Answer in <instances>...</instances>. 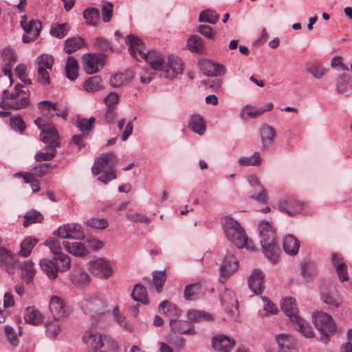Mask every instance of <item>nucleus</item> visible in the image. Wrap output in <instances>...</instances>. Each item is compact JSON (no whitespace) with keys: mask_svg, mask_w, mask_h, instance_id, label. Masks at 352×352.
Masks as SVG:
<instances>
[{"mask_svg":"<svg viewBox=\"0 0 352 352\" xmlns=\"http://www.w3.org/2000/svg\"><path fill=\"white\" fill-rule=\"evenodd\" d=\"M126 43L129 45L131 55L137 60H145L153 70L162 72L166 69V63L162 54L155 50L145 52L144 45L139 38L129 35L126 38Z\"/></svg>","mask_w":352,"mask_h":352,"instance_id":"f257e3e1","label":"nucleus"},{"mask_svg":"<svg viewBox=\"0 0 352 352\" xmlns=\"http://www.w3.org/2000/svg\"><path fill=\"white\" fill-rule=\"evenodd\" d=\"M36 125L41 129L40 139L45 143H49L45 146V152H38L35 155L36 162L50 161L56 155V147L59 145L58 134L54 125L44 123L43 120L38 118L34 121Z\"/></svg>","mask_w":352,"mask_h":352,"instance_id":"f03ea898","label":"nucleus"},{"mask_svg":"<svg viewBox=\"0 0 352 352\" xmlns=\"http://www.w3.org/2000/svg\"><path fill=\"white\" fill-rule=\"evenodd\" d=\"M82 341L88 352H119L118 343L109 335H102L95 329L85 331Z\"/></svg>","mask_w":352,"mask_h":352,"instance_id":"7ed1b4c3","label":"nucleus"},{"mask_svg":"<svg viewBox=\"0 0 352 352\" xmlns=\"http://www.w3.org/2000/svg\"><path fill=\"white\" fill-rule=\"evenodd\" d=\"M222 226L227 239L239 248H246L254 251L256 248L252 241H249L243 228L233 218L227 216L222 221Z\"/></svg>","mask_w":352,"mask_h":352,"instance_id":"20e7f679","label":"nucleus"},{"mask_svg":"<svg viewBox=\"0 0 352 352\" xmlns=\"http://www.w3.org/2000/svg\"><path fill=\"white\" fill-rule=\"evenodd\" d=\"M281 309L298 331L307 338L314 336V333L308 322L298 315L295 299L291 297L285 298L281 303Z\"/></svg>","mask_w":352,"mask_h":352,"instance_id":"39448f33","label":"nucleus"},{"mask_svg":"<svg viewBox=\"0 0 352 352\" xmlns=\"http://www.w3.org/2000/svg\"><path fill=\"white\" fill-rule=\"evenodd\" d=\"M82 311L92 318L103 314L107 308V302L100 293L89 294L84 296L80 302Z\"/></svg>","mask_w":352,"mask_h":352,"instance_id":"423d86ee","label":"nucleus"},{"mask_svg":"<svg viewBox=\"0 0 352 352\" xmlns=\"http://www.w3.org/2000/svg\"><path fill=\"white\" fill-rule=\"evenodd\" d=\"M115 159V155L113 153H102L96 159L92 166V173L95 175L102 173L98 178V180L107 184L110 181L116 178V170L113 167H109L110 162Z\"/></svg>","mask_w":352,"mask_h":352,"instance_id":"0eeeda50","label":"nucleus"},{"mask_svg":"<svg viewBox=\"0 0 352 352\" xmlns=\"http://www.w3.org/2000/svg\"><path fill=\"white\" fill-rule=\"evenodd\" d=\"M312 320L318 331L320 333V340L327 342L329 335L336 332V325L332 317L323 311H317L312 315Z\"/></svg>","mask_w":352,"mask_h":352,"instance_id":"6e6552de","label":"nucleus"},{"mask_svg":"<svg viewBox=\"0 0 352 352\" xmlns=\"http://www.w3.org/2000/svg\"><path fill=\"white\" fill-rule=\"evenodd\" d=\"M87 267L91 274L100 278H108L113 274L110 261L104 258H98L89 262Z\"/></svg>","mask_w":352,"mask_h":352,"instance_id":"1a4fd4ad","label":"nucleus"},{"mask_svg":"<svg viewBox=\"0 0 352 352\" xmlns=\"http://www.w3.org/2000/svg\"><path fill=\"white\" fill-rule=\"evenodd\" d=\"M54 234L62 239L75 240H81L85 236L82 226L76 223H69L60 226L54 231Z\"/></svg>","mask_w":352,"mask_h":352,"instance_id":"9d476101","label":"nucleus"},{"mask_svg":"<svg viewBox=\"0 0 352 352\" xmlns=\"http://www.w3.org/2000/svg\"><path fill=\"white\" fill-rule=\"evenodd\" d=\"M82 64L87 74L97 73L104 65V55L103 54H85L82 57Z\"/></svg>","mask_w":352,"mask_h":352,"instance_id":"9b49d317","label":"nucleus"},{"mask_svg":"<svg viewBox=\"0 0 352 352\" xmlns=\"http://www.w3.org/2000/svg\"><path fill=\"white\" fill-rule=\"evenodd\" d=\"M239 268V261L234 254L227 251L223 256V261L220 265V278L221 281H226Z\"/></svg>","mask_w":352,"mask_h":352,"instance_id":"f8f14e48","label":"nucleus"},{"mask_svg":"<svg viewBox=\"0 0 352 352\" xmlns=\"http://www.w3.org/2000/svg\"><path fill=\"white\" fill-rule=\"evenodd\" d=\"M221 302L225 310L230 314V320H236L239 316V311L235 294L229 289L226 290L221 297Z\"/></svg>","mask_w":352,"mask_h":352,"instance_id":"ddd939ff","label":"nucleus"},{"mask_svg":"<svg viewBox=\"0 0 352 352\" xmlns=\"http://www.w3.org/2000/svg\"><path fill=\"white\" fill-rule=\"evenodd\" d=\"M20 23L26 32V34L23 36L24 43H30L37 38L41 29V22L33 19L28 21L27 16L23 15L21 16Z\"/></svg>","mask_w":352,"mask_h":352,"instance_id":"4468645a","label":"nucleus"},{"mask_svg":"<svg viewBox=\"0 0 352 352\" xmlns=\"http://www.w3.org/2000/svg\"><path fill=\"white\" fill-rule=\"evenodd\" d=\"M248 183L253 190L250 197L260 203L266 204L268 201L267 191L261 184L258 177L254 175H250L248 178Z\"/></svg>","mask_w":352,"mask_h":352,"instance_id":"2eb2a0df","label":"nucleus"},{"mask_svg":"<svg viewBox=\"0 0 352 352\" xmlns=\"http://www.w3.org/2000/svg\"><path fill=\"white\" fill-rule=\"evenodd\" d=\"M165 72L166 78L173 79L177 75L182 74L184 64L182 59L177 56L170 55L168 57V63H166Z\"/></svg>","mask_w":352,"mask_h":352,"instance_id":"dca6fc26","label":"nucleus"},{"mask_svg":"<svg viewBox=\"0 0 352 352\" xmlns=\"http://www.w3.org/2000/svg\"><path fill=\"white\" fill-rule=\"evenodd\" d=\"M249 289L255 295L262 294L265 289L264 274L259 269H254L248 278Z\"/></svg>","mask_w":352,"mask_h":352,"instance_id":"f3484780","label":"nucleus"},{"mask_svg":"<svg viewBox=\"0 0 352 352\" xmlns=\"http://www.w3.org/2000/svg\"><path fill=\"white\" fill-rule=\"evenodd\" d=\"M199 67L202 72L208 76H218L226 72L223 65L215 63L208 59H203L199 62Z\"/></svg>","mask_w":352,"mask_h":352,"instance_id":"a211bd4d","label":"nucleus"},{"mask_svg":"<svg viewBox=\"0 0 352 352\" xmlns=\"http://www.w3.org/2000/svg\"><path fill=\"white\" fill-rule=\"evenodd\" d=\"M211 344L213 349L217 351L230 352L235 342L234 340L223 334H217L212 338Z\"/></svg>","mask_w":352,"mask_h":352,"instance_id":"6ab92c4d","label":"nucleus"},{"mask_svg":"<svg viewBox=\"0 0 352 352\" xmlns=\"http://www.w3.org/2000/svg\"><path fill=\"white\" fill-rule=\"evenodd\" d=\"M49 307L54 318H63L68 314V308L65 305L63 300L59 296H52L50 300Z\"/></svg>","mask_w":352,"mask_h":352,"instance_id":"aec40b11","label":"nucleus"},{"mask_svg":"<svg viewBox=\"0 0 352 352\" xmlns=\"http://www.w3.org/2000/svg\"><path fill=\"white\" fill-rule=\"evenodd\" d=\"M278 208L289 216H294L300 212L302 204L293 198L287 197L280 201Z\"/></svg>","mask_w":352,"mask_h":352,"instance_id":"412c9836","label":"nucleus"},{"mask_svg":"<svg viewBox=\"0 0 352 352\" xmlns=\"http://www.w3.org/2000/svg\"><path fill=\"white\" fill-rule=\"evenodd\" d=\"M261 244L272 243L276 240V234L269 221L263 220L258 225Z\"/></svg>","mask_w":352,"mask_h":352,"instance_id":"4be33fe9","label":"nucleus"},{"mask_svg":"<svg viewBox=\"0 0 352 352\" xmlns=\"http://www.w3.org/2000/svg\"><path fill=\"white\" fill-rule=\"evenodd\" d=\"M276 340L281 352H296V340L294 336L280 333L276 336Z\"/></svg>","mask_w":352,"mask_h":352,"instance_id":"5701e85b","label":"nucleus"},{"mask_svg":"<svg viewBox=\"0 0 352 352\" xmlns=\"http://www.w3.org/2000/svg\"><path fill=\"white\" fill-rule=\"evenodd\" d=\"M171 331L174 333L195 335L196 331L193 326L186 320H172L170 322Z\"/></svg>","mask_w":352,"mask_h":352,"instance_id":"b1692460","label":"nucleus"},{"mask_svg":"<svg viewBox=\"0 0 352 352\" xmlns=\"http://www.w3.org/2000/svg\"><path fill=\"white\" fill-rule=\"evenodd\" d=\"M275 136L276 131L273 127L266 124L261 126V138L264 150H269L272 146Z\"/></svg>","mask_w":352,"mask_h":352,"instance_id":"393cba45","label":"nucleus"},{"mask_svg":"<svg viewBox=\"0 0 352 352\" xmlns=\"http://www.w3.org/2000/svg\"><path fill=\"white\" fill-rule=\"evenodd\" d=\"M263 252L266 258L274 265H276L279 261L280 250L277 245L276 240L272 243H267V244L261 245Z\"/></svg>","mask_w":352,"mask_h":352,"instance_id":"a878e982","label":"nucleus"},{"mask_svg":"<svg viewBox=\"0 0 352 352\" xmlns=\"http://www.w3.org/2000/svg\"><path fill=\"white\" fill-rule=\"evenodd\" d=\"M63 246L68 253L77 257H84L89 254L85 244L81 242L63 241Z\"/></svg>","mask_w":352,"mask_h":352,"instance_id":"bb28decb","label":"nucleus"},{"mask_svg":"<svg viewBox=\"0 0 352 352\" xmlns=\"http://www.w3.org/2000/svg\"><path fill=\"white\" fill-rule=\"evenodd\" d=\"M205 287L201 283H195L186 286L184 296L187 300H193L203 296Z\"/></svg>","mask_w":352,"mask_h":352,"instance_id":"cd10ccee","label":"nucleus"},{"mask_svg":"<svg viewBox=\"0 0 352 352\" xmlns=\"http://www.w3.org/2000/svg\"><path fill=\"white\" fill-rule=\"evenodd\" d=\"M159 309L162 310V313L169 318L170 322L172 320L179 319L182 313L181 309L176 305L168 300L162 302L159 305Z\"/></svg>","mask_w":352,"mask_h":352,"instance_id":"c85d7f7f","label":"nucleus"},{"mask_svg":"<svg viewBox=\"0 0 352 352\" xmlns=\"http://www.w3.org/2000/svg\"><path fill=\"white\" fill-rule=\"evenodd\" d=\"M186 47L192 52L202 54L205 50V42L201 37L192 34L187 39Z\"/></svg>","mask_w":352,"mask_h":352,"instance_id":"c756f323","label":"nucleus"},{"mask_svg":"<svg viewBox=\"0 0 352 352\" xmlns=\"http://www.w3.org/2000/svg\"><path fill=\"white\" fill-rule=\"evenodd\" d=\"M283 245L287 254L294 256L298 252L300 242L294 235L288 234L283 239Z\"/></svg>","mask_w":352,"mask_h":352,"instance_id":"7c9ffc66","label":"nucleus"},{"mask_svg":"<svg viewBox=\"0 0 352 352\" xmlns=\"http://www.w3.org/2000/svg\"><path fill=\"white\" fill-rule=\"evenodd\" d=\"M23 318L26 323L33 325L40 324L43 320V314L34 307H28L25 309Z\"/></svg>","mask_w":352,"mask_h":352,"instance_id":"2f4dec72","label":"nucleus"},{"mask_svg":"<svg viewBox=\"0 0 352 352\" xmlns=\"http://www.w3.org/2000/svg\"><path fill=\"white\" fill-rule=\"evenodd\" d=\"M133 77V74L131 71H126L124 73L116 74L110 78V85L111 87L117 88L130 82Z\"/></svg>","mask_w":352,"mask_h":352,"instance_id":"473e14b6","label":"nucleus"},{"mask_svg":"<svg viewBox=\"0 0 352 352\" xmlns=\"http://www.w3.org/2000/svg\"><path fill=\"white\" fill-rule=\"evenodd\" d=\"M39 264L41 269L47 276L49 278H56L58 270L54 264L53 258H43L40 261Z\"/></svg>","mask_w":352,"mask_h":352,"instance_id":"72a5a7b5","label":"nucleus"},{"mask_svg":"<svg viewBox=\"0 0 352 352\" xmlns=\"http://www.w3.org/2000/svg\"><path fill=\"white\" fill-rule=\"evenodd\" d=\"M305 70L317 79L322 78L327 73V69L321 64L314 61L306 63Z\"/></svg>","mask_w":352,"mask_h":352,"instance_id":"f704fd0d","label":"nucleus"},{"mask_svg":"<svg viewBox=\"0 0 352 352\" xmlns=\"http://www.w3.org/2000/svg\"><path fill=\"white\" fill-rule=\"evenodd\" d=\"M188 128L199 135H202L206 131V122L200 116L192 115L190 117Z\"/></svg>","mask_w":352,"mask_h":352,"instance_id":"c9c22d12","label":"nucleus"},{"mask_svg":"<svg viewBox=\"0 0 352 352\" xmlns=\"http://www.w3.org/2000/svg\"><path fill=\"white\" fill-rule=\"evenodd\" d=\"M85 45V41L80 36L71 37L65 40L64 50L67 54H72L81 49Z\"/></svg>","mask_w":352,"mask_h":352,"instance_id":"e433bc0d","label":"nucleus"},{"mask_svg":"<svg viewBox=\"0 0 352 352\" xmlns=\"http://www.w3.org/2000/svg\"><path fill=\"white\" fill-rule=\"evenodd\" d=\"M238 162L241 166H260L262 165L263 160L260 153L256 151L251 156L240 157Z\"/></svg>","mask_w":352,"mask_h":352,"instance_id":"4c0bfd02","label":"nucleus"},{"mask_svg":"<svg viewBox=\"0 0 352 352\" xmlns=\"http://www.w3.org/2000/svg\"><path fill=\"white\" fill-rule=\"evenodd\" d=\"M21 277L28 284L32 282V279L36 273L34 263L31 261H26L20 264Z\"/></svg>","mask_w":352,"mask_h":352,"instance_id":"58836bf2","label":"nucleus"},{"mask_svg":"<svg viewBox=\"0 0 352 352\" xmlns=\"http://www.w3.org/2000/svg\"><path fill=\"white\" fill-rule=\"evenodd\" d=\"M187 318L194 322L212 321L214 319L210 314L195 309H191L187 312Z\"/></svg>","mask_w":352,"mask_h":352,"instance_id":"ea45409f","label":"nucleus"},{"mask_svg":"<svg viewBox=\"0 0 352 352\" xmlns=\"http://www.w3.org/2000/svg\"><path fill=\"white\" fill-rule=\"evenodd\" d=\"M65 73L67 77L71 80H74L78 77V64L74 57L69 56L67 58L65 64Z\"/></svg>","mask_w":352,"mask_h":352,"instance_id":"a19ab883","label":"nucleus"},{"mask_svg":"<svg viewBox=\"0 0 352 352\" xmlns=\"http://www.w3.org/2000/svg\"><path fill=\"white\" fill-rule=\"evenodd\" d=\"M133 299L143 304H148L147 292L145 287L140 284H136L131 294Z\"/></svg>","mask_w":352,"mask_h":352,"instance_id":"79ce46f5","label":"nucleus"},{"mask_svg":"<svg viewBox=\"0 0 352 352\" xmlns=\"http://www.w3.org/2000/svg\"><path fill=\"white\" fill-rule=\"evenodd\" d=\"M102 88V80L98 76L89 77L84 84V89L87 92H96Z\"/></svg>","mask_w":352,"mask_h":352,"instance_id":"37998d69","label":"nucleus"},{"mask_svg":"<svg viewBox=\"0 0 352 352\" xmlns=\"http://www.w3.org/2000/svg\"><path fill=\"white\" fill-rule=\"evenodd\" d=\"M38 241L37 239L32 236L25 239L21 243V249L18 254L22 256H29Z\"/></svg>","mask_w":352,"mask_h":352,"instance_id":"c03bdc74","label":"nucleus"},{"mask_svg":"<svg viewBox=\"0 0 352 352\" xmlns=\"http://www.w3.org/2000/svg\"><path fill=\"white\" fill-rule=\"evenodd\" d=\"M53 261L58 272H65L69 270L71 266V259L69 256L63 253H60L57 255V256L53 258Z\"/></svg>","mask_w":352,"mask_h":352,"instance_id":"a18cd8bd","label":"nucleus"},{"mask_svg":"<svg viewBox=\"0 0 352 352\" xmlns=\"http://www.w3.org/2000/svg\"><path fill=\"white\" fill-rule=\"evenodd\" d=\"M29 96L26 94H23L20 98L14 100H10L6 102V105L8 109L13 110H19L22 108L26 107L29 104Z\"/></svg>","mask_w":352,"mask_h":352,"instance_id":"49530a36","label":"nucleus"},{"mask_svg":"<svg viewBox=\"0 0 352 352\" xmlns=\"http://www.w3.org/2000/svg\"><path fill=\"white\" fill-rule=\"evenodd\" d=\"M38 107L43 114L53 117L55 116V111L58 110L56 103L49 100H43L38 104Z\"/></svg>","mask_w":352,"mask_h":352,"instance_id":"de8ad7c7","label":"nucleus"},{"mask_svg":"<svg viewBox=\"0 0 352 352\" xmlns=\"http://www.w3.org/2000/svg\"><path fill=\"white\" fill-rule=\"evenodd\" d=\"M85 225L92 229L104 230L109 226V221L105 218L91 217L85 222Z\"/></svg>","mask_w":352,"mask_h":352,"instance_id":"09e8293b","label":"nucleus"},{"mask_svg":"<svg viewBox=\"0 0 352 352\" xmlns=\"http://www.w3.org/2000/svg\"><path fill=\"white\" fill-rule=\"evenodd\" d=\"M86 23L90 25H96L100 18V14L98 9L95 8H88L83 12Z\"/></svg>","mask_w":352,"mask_h":352,"instance_id":"8fccbe9b","label":"nucleus"},{"mask_svg":"<svg viewBox=\"0 0 352 352\" xmlns=\"http://www.w3.org/2000/svg\"><path fill=\"white\" fill-rule=\"evenodd\" d=\"M0 264L4 266H14L16 264V256L6 248H0Z\"/></svg>","mask_w":352,"mask_h":352,"instance_id":"3c124183","label":"nucleus"},{"mask_svg":"<svg viewBox=\"0 0 352 352\" xmlns=\"http://www.w3.org/2000/svg\"><path fill=\"white\" fill-rule=\"evenodd\" d=\"M219 19V15L214 10H207L202 11L199 16L200 22L215 24Z\"/></svg>","mask_w":352,"mask_h":352,"instance_id":"603ef678","label":"nucleus"},{"mask_svg":"<svg viewBox=\"0 0 352 352\" xmlns=\"http://www.w3.org/2000/svg\"><path fill=\"white\" fill-rule=\"evenodd\" d=\"M59 319L54 318L53 320L46 321L45 326L46 328V334L50 338L56 337L60 331Z\"/></svg>","mask_w":352,"mask_h":352,"instance_id":"864d4df0","label":"nucleus"},{"mask_svg":"<svg viewBox=\"0 0 352 352\" xmlns=\"http://www.w3.org/2000/svg\"><path fill=\"white\" fill-rule=\"evenodd\" d=\"M322 300L324 303L336 308L340 307L342 304V299L337 292L324 295Z\"/></svg>","mask_w":352,"mask_h":352,"instance_id":"5fc2aeb1","label":"nucleus"},{"mask_svg":"<svg viewBox=\"0 0 352 352\" xmlns=\"http://www.w3.org/2000/svg\"><path fill=\"white\" fill-rule=\"evenodd\" d=\"M349 87L348 78L344 75H340L337 78L336 91L340 94L349 96L348 89Z\"/></svg>","mask_w":352,"mask_h":352,"instance_id":"6e6d98bb","label":"nucleus"},{"mask_svg":"<svg viewBox=\"0 0 352 352\" xmlns=\"http://www.w3.org/2000/svg\"><path fill=\"white\" fill-rule=\"evenodd\" d=\"M153 284L156 288L157 293H160L162 291V287L166 281V271H156L153 274Z\"/></svg>","mask_w":352,"mask_h":352,"instance_id":"4d7b16f0","label":"nucleus"},{"mask_svg":"<svg viewBox=\"0 0 352 352\" xmlns=\"http://www.w3.org/2000/svg\"><path fill=\"white\" fill-rule=\"evenodd\" d=\"M42 214L36 210H30L24 216L23 226L28 227L34 223H40L43 220Z\"/></svg>","mask_w":352,"mask_h":352,"instance_id":"13d9d810","label":"nucleus"},{"mask_svg":"<svg viewBox=\"0 0 352 352\" xmlns=\"http://www.w3.org/2000/svg\"><path fill=\"white\" fill-rule=\"evenodd\" d=\"M73 283L78 286H84L90 282L89 274L85 271H78L73 274Z\"/></svg>","mask_w":352,"mask_h":352,"instance_id":"bf43d9fd","label":"nucleus"},{"mask_svg":"<svg viewBox=\"0 0 352 352\" xmlns=\"http://www.w3.org/2000/svg\"><path fill=\"white\" fill-rule=\"evenodd\" d=\"M69 31V25L67 23L52 25L50 34L56 38H63Z\"/></svg>","mask_w":352,"mask_h":352,"instance_id":"052dcab7","label":"nucleus"},{"mask_svg":"<svg viewBox=\"0 0 352 352\" xmlns=\"http://www.w3.org/2000/svg\"><path fill=\"white\" fill-rule=\"evenodd\" d=\"M52 70L41 67H37V74L36 75V81L43 85L50 84V72Z\"/></svg>","mask_w":352,"mask_h":352,"instance_id":"680f3d73","label":"nucleus"},{"mask_svg":"<svg viewBox=\"0 0 352 352\" xmlns=\"http://www.w3.org/2000/svg\"><path fill=\"white\" fill-rule=\"evenodd\" d=\"M54 62L53 56L49 54H41L37 58L38 67L52 70Z\"/></svg>","mask_w":352,"mask_h":352,"instance_id":"e2e57ef3","label":"nucleus"},{"mask_svg":"<svg viewBox=\"0 0 352 352\" xmlns=\"http://www.w3.org/2000/svg\"><path fill=\"white\" fill-rule=\"evenodd\" d=\"M22 88V85L17 84L14 87V90L11 94H9L8 91L6 89L3 90L2 98L3 100L8 99L10 101L20 98L23 94H26L25 91L23 90Z\"/></svg>","mask_w":352,"mask_h":352,"instance_id":"0e129e2a","label":"nucleus"},{"mask_svg":"<svg viewBox=\"0 0 352 352\" xmlns=\"http://www.w3.org/2000/svg\"><path fill=\"white\" fill-rule=\"evenodd\" d=\"M113 3L111 2L102 1L101 4L102 18L104 23L110 21L113 14Z\"/></svg>","mask_w":352,"mask_h":352,"instance_id":"69168bd1","label":"nucleus"},{"mask_svg":"<svg viewBox=\"0 0 352 352\" xmlns=\"http://www.w3.org/2000/svg\"><path fill=\"white\" fill-rule=\"evenodd\" d=\"M263 113V111L261 110V108L255 109L252 106L246 105L241 111V116L245 118L246 116L248 118H254Z\"/></svg>","mask_w":352,"mask_h":352,"instance_id":"338daca9","label":"nucleus"},{"mask_svg":"<svg viewBox=\"0 0 352 352\" xmlns=\"http://www.w3.org/2000/svg\"><path fill=\"white\" fill-rule=\"evenodd\" d=\"M95 119L91 117L89 119L87 118H78L76 122V126L82 133L89 132L91 131L92 124L94 122Z\"/></svg>","mask_w":352,"mask_h":352,"instance_id":"774afa93","label":"nucleus"}]
</instances>
